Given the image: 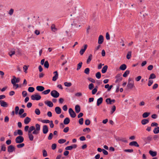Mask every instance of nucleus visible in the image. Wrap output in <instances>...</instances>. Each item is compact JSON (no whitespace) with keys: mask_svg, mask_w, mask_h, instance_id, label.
I'll list each match as a JSON object with an SVG mask.
<instances>
[{"mask_svg":"<svg viewBox=\"0 0 159 159\" xmlns=\"http://www.w3.org/2000/svg\"><path fill=\"white\" fill-rule=\"evenodd\" d=\"M44 103L46 105H47L48 106L50 107H52L53 106V103L50 101H46L44 102Z\"/></svg>","mask_w":159,"mask_h":159,"instance_id":"nucleus-14","label":"nucleus"},{"mask_svg":"<svg viewBox=\"0 0 159 159\" xmlns=\"http://www.w3.org/2000/svg\"><path fill=\"white\" fill-rule=\"evenodd\" d=\"M90 120L88 119H86L85 121V124L86 125H90Z\"/></svg>","mask_w":159,"mask_h":159,"instance_id":"nucleus-53","label":"nucleus"},{"mask_svg":"<svg viewBox=\"0 0 159 159\" xmlns=\"http://www.w3.org/2000/svg\"><path fill=\"white\" fill-rule=\"evenodd\" d=\"M97 91V89L96 88H94L92 91V93L93 94H95Z\"/></svg>","mask_w":159,"mask_h":159,"instance_id":"nucleus-63","label":"nucleus"},{"mask_svg":"<svg viewBox=\"0 0 159 159\" xmlns=\"http://www.w3.org/2000/svg\"><path fill=\"white\" fill-rule=\"evenodd\" d=\"M17 134L20 136L22 135L23 134V132L21 129H18L17 130Z\"/></svg>","mask_w":159,"mask_h":159,"instance_id":"nucleus-55","label":"nucleus"},{"mask_svg":"<svg viewBox=\"0 0 159 159\" xmlns=\"http://www.w3.org/2000/svg\"><path fill=\"white\" fill-rule=\"evenodd\" d=\"M0 104L2 107H7L8 106V104L6 102L2 100H0Z\"/></svg>","mask_w":159,"mask_h":159,"instance_id":"nucleus-11","label":"nucleus"},{"mask_svg":"<svg viewBox=\"0 0 159 159\" xmlns=\"http://www.w3.org/2000/svg\"><path fill=\"white\" fill-rule=\"evenodd\" d=\"M64 84L65 86L70 87L72 85V84L70 82H65L64 83Z\"/></svg>","mask_w":159,"mask_h":159,"instance_id":"nucleus-42","label":"nucleus"},{"mask_svg":"<svg viewBox=\"0 0 159 159\" xmlns=\"http://www.w3.org/2000/svg\"><path fill=\"white\" fill-rule=\"evenodd\" d=\"M149 153L152 157H155L157 155V152L155 151H153L151 150H150L149 151Z\"/></svg>","mask_w":159,"mask_h":159,"instance_id":"nucleus-25","label":"nucleus"},{"mask_svg":"<svg viewBox=\"0 0 159 159\" xmlns=\"http://www.w3.org/2000/svg\"><path fill=\"white\" fill-rule=\"evenodd\" d=\"M150 112H145L142 115V116L143 118L147 117L150 115Z\"/></svg>","mask_w":159,"mask_h":159,"instance_id":"nucleus-30","label":"nucleus"},{"mask_svg":"<svg viewBox=\"0 0 159 159\" xmlns=\"http://www.w3.org/2000/svg\"><path fill=\"white\" fill-rule=\"evenodd\" d=\"M48 131V126L46 125H43V132L44 134H46Z\"/></svg>","mask_w":159,"mask_h":159,"instance_id":"nucleus-9","label":"nucleus"},{"mask_svg":"<svg viewBox=\"0 0 159 159\" xmlns=\"http://www.w3.org/2000/svg\"><path fill=\"white\" fill-rule=\"evenodd\" d=\"M34 90V89L33 87H29L28 89V91L31 93L33 92Z\"/></svg>","mask_w":159,"mask_h":159,"instance_id":"nucleus-44","label":"nucleus"},{"mask_svg":"<svg viewBox=\"0 0 159 159\" xmlns=\"http://www.w3.org/2000/svg\"><path fill=\"white\" fill-rule=\"evenodd\" d=\"M70 122V120L68 117H66L65 119L63 121L64 124L65 125H67Z\"/></svg>","mask_w":159,"mask_h":159,"instance_id":"nucleus-24","label":"nucleus"},{"mask_svg":"<svg viewBox=\"0 0 159 159\" xmlns=\"http://www.w3.org/2000/svg\"><path fill=\"white\" fill-rule=\"evenodd\" d=\"M36 129L35 130L39 131L40 129V125L38 124H35Z\"/></svg>","mask_w":159,"mask_h":159,"instance_id":"nucleus-35","label":"nucleus"},{"mask_svg":"<svg viewBox=\"0 0 159 159\" xmlns=\"http://www.w3.org/2000/svg\"><path fill=\"white\" fill-rule=\"evenodd\" d=\"M116 107L115 106H113L111 109V114H112L116 110Z\"/></svg>","mask_w":159,"mask_h":159,"instance_id":"nucleus-51","label":"nucleus"},{"mask_svg":"<svg viewBox=\"0 0 159 159\" xmlns=\"http://www.w3.org/2000/svg\"><path fill=\"white\" fill-rule=\"evenodd\" d=\"M1 151H5L6 150V147L5 144H2L1 146Z\"/></svg>","mask_w":159,"mask_h":159,"instance_id":"nucleus-43","label":"nucleus"},{"mask_svg":"<svg viewBox=\"0 0 159 159\" xmlns=\"http://www.w3.org/2000/svg\"><path fill=\"white\" fill-rule=\"evenodd\" d=\"M156 78V75L154 73L151 74L149 78V79H154Z\"/></svg>","mask_w":159,"mask_h":159,"instance_id":"nucleus-37","label":"nucleus"},{"mask_svg":"<svg viewBox=\"0 0 159 159\" xmlns=\"http://www.w3.org/2000/svg\"><path fill=\"white\" fill-rule=\"evenodd\" d=\"M69 112L70 116L72 118H75L76 116V113L71 108H70L69 109Z\"/></svg>","mask_w":159,"mask_h":159,"instance_id":"nucleus-5","label":"nucleus"},{"mask_svg":"<svg viewBox=\"0 0 159 159\" xmlns=\"http://www.w3.org/2000/svg\"><path fill=\"white\" fill-rule=\"evenodd\" d=\"M121 76V74H119L116 75L115 77V78L116 79V80L115 81V83H119L122 80V77Z\"/></svg>","mask_w":159,"mask_h":159,"instance_id":"nucleus-4","label":"nucleus"},{"mask_svg":"<svg viewBox=\"0 0 159 159\" xmlns=\"http://www.w3.org/2000/svg\"><path fill=\"white\" fill-rule=\"evenodd\" d=\"M129 145L131 146H134L136 147H139V144L137 142L135 141H133L130 143Z\"/></svg>","mask_w":159,"mask_h":159,"instance_id":"nucleus-15","label":"nucleus"},{"mask_svg":"<svg viewBox=\"0 0 159 159\" xmlns=\"http://www.w3.org/2000/svg\"><path fill=\"white\" fill-rule=\"evenodd\" d=\"M90 70L88 68H87L84 70V72L86 74L88 75L89 73Z\"/></svg>","mask_w":159,"mask_h":159,"instance_id":"nucleus-45","label":"nucleus"},{"mask_svg":"<svg viewBox=\"0 0 159 159\" xmlns=\"http://www.w3.org/2000/svg\"><path fill=\"white\" fill-rule=\"evenodd\" d=\"M95 76L98 79H100L101 77V74L100 72H97L95 75Z\"/></svg>","mask_w":159,"mask_h":159,"instance_id":"nucleus-38","label":"nucleus"},{"mask_svg":"<svg viewBox=\"0 0 159 159\" xmlns=\"http://www.w3.org/2000/svg\"><path fill=\"white\" fill-rule=\"evenodd\" d=\"M131 51L128 52L126 56L127 58L128 59H129L131 58Z\"/></svg>","mask_w":159,"mask_h":159,"instance_id":"nucleus-40","label":"nucleus"},{"mask_svg":"<svg viewBox=\"0 0 159 159\" xmlns=\"http://www.w3.org/2000/svg\"><path fill=\"white\" fill-rule=\"evenodd\" d=\"M152 139V136L151 135L149 136L147 138H145L144 140L146 141H149L151 140Z\"/></svg>","mask_w":159,"mask_h":159,"instance_id":"nucleus-36","label":"nucleus"},{"mask_svg":"<svg viewBox=\"0 0 159 159\" xmlns=\"http://www.w3.org/2000/svg\"><path fill=\"white\" fill-rule=\"evenodd\" d=\"M50 91V90L49 89H47L45 90L42 92V93L46 95L48 94Z\"/></svg>","mask_w":159,"mask_h":159,"instance_id":"nucleus-46","label":"nucleus"},{"mask_svg":"<svg viewBox=\"0 0 159 159\" xmlns=\"http://www.w3.org/2000/svg\"><path fill=\"white\" fill-rule=\"evenodd\" d=\"M53 74L55 75L53 77L52 80L53 81H55L58 78V75L57 71H54L53 72Z\"/></svg>","mask_w":159,"mask_h":159,"instance_id":"nucleus-10","label":"nucleus"},{"mask_svg":"<svg viewBox=\"0 0 159 159\" xmlns=\"http://www.w3.org/2000/svg\"><path fill=\"white\" fill-rule=\"evenodd\" d=\"M55 111L56 113L57 114H60L61 113V110L60 107H57L55 108Z\"/></svg>","mask_w":159,"mask_h":159,"instance_id":"nucleus-17","label":"nucleus"},{"mask_svg":"<svg viewBox=\"0 0 159 159\" xmlns=\"http://www.w3.org/2000/svg\"><path fill=\"white\" fill-rule=\"evenodd\" d=\"M66 140L65 139H61L58 140V142L60 144L63 143L65 142Z\"/></svg>","mask_w":159,"mask_h":159,"instance_id":"nucleus-41","label":"nucleus"},{"mask_svg":"<svg viewBox=\"0 0 159 159\" xmlns=\"http://www.w3.org/2000/svg\"><path fill=\"white\" fill-rule=\"evenodd\" d=\"M75 109L76 112L77 113H79L80 111V107L78 105H77L75 107Z\"/></svg>","mask_w":159,"mask_h":159,"instance_id":"nucleus-21","label":"nucleus"},{"mask_svg":"<svg viewBox=\"0 0 159 159\" xmlns=\"http://www.w3.org/2000/svg\"><path fill=\"white\" fill-rule=\"evenodd\" d=\"M116 140L119 141H121L122 142H123L125 143H127V140L126 139H125V138H117L116 139Z\"/></svg>","mask_w":159,"mask_h":159,"instance_id":"nucleus-23","label":"nucleus"},{"mask_svg":"<svg viewBox=\"0 0 159 159\" xmlns=\"http://www.w3.org/2000/svg\"><path fill=\"white\" fill-rule=\"evenodd\" d=\"M30 120V118L28 117H27L25 118L24 120V123L25 124L27 125L28 124Z\"/></svg>","mask_w":159,"mask_h":159,"instance_id":"nucleus-22","label":"nucleus"},{"mask_svg":"<svg viewBox=\"0 0 159 159\" xmlns=\"http://www.w3.org/2000/svg\"><path fill=\"white\" fill-rule=\"evenodd\" d=\"M108 66L107 65L105 66L102 68V73H105L107 69Z\"/></svg>","mask_w":159,"mask_h":159,"instance_id":"nucleus-26","label":"nucleus"},{"mask_svg":"<svg viewBox=\"0 0 159 159\" xmlns=\"http://www.w3.org/2000/svg\"><path fill=\"white\" fill-rule=\"evenodd\" d=\"M153 132L155 134H157L159 133V127L157 126L153 130Z\"/></svg>","mask_w":159,"mask_h":159,"instance_id":"nucleus-28","label":"nucleus"},{"mask_svg":"<svg viewBox=\"0 0 159 159\" xmlns=\"http://www.w3.org/2000/svg\"><path fill=\"white\" fill-rule=\"evenodd\" d=\"M24 141V138L21 136H19L16 138L15 142L17 143H20L23 142Z\"/></svg>","mask_w":159,"mask_h":159,"instance_id":"nucleus-1","label":"nucleus"},{"mask_svg":"<svg viewBox=\"0 0 159 159\" xmlns=\"http://www.w3.org/2000/svg\"><path fill=\"white\" fill-rule=\"evenodd\" d=\"M24 110L23 109H20L19 112H18V114L20 115H21L23 113H24Z\"/></svg>","mask_w":159,"mask_h":159,"instance_id":"nucleus-61","label":"nucleus"},{"mask_svg":"<svg viewBox=\"0 0 159 159\" xmlns=\"http://www.w3.org/2000/svg\"><path fill=\"white\" fill-rule=\"evenodd\" d=\"M41 121L44 123H48L50 122V121L48 120H41Z\"/></svg>","mask_w":159,"mask_h":159,"instance_id":"nucleus-50","label":"nucleus"},{"mask_svg":"<svg viewBox=\"0 0 159 159\" xmlns=\"http://www.w3.org/2000/svg\"><path fill=\"white\" fill-rule=\"evenodd\" d=\"M43 157H46L48 156L47 152L45 150L43 151Z\"/></svg>","mask_w":159,"mask_h":159,"instance_id":"nucleus-47","label":"nucleus"},{"mask_svg":"<svg viewBox=\"0 0 159 159\" xmlns=\"http://www.w3.org/2000/svg\"><path fill=\"white\" fill-rule=\"evenodd\" d=\"M19 107L18 106H16L15 107V114L16 115H17L18 114V111L19 110Z\"/></svg>","mask_w":159,"mask_h":159,"instance_id":"nucleus-52","label":"nucleus"},{"mask_svg":"<svg viewBox=\"0 0 159 159\" xmlns=\"http://www.w3.org/2000/svg\"><path fill=\"white\" fill-rule=\"evenodd\" d=\"M25 146L24 143H20L17 145L16 146L18 148H20L23 147Z\"/></svg>","mask_w":159,"mask_h":159,"instance_id":"nucleus-49","label":"nucleus"},{"mask_svg":"<svg viewBox=\"0 0 159 159\" xmlns=\"http://www.w3.org/2000/svg\"><path fill=\"white\" fill-rule=\"evenodd\" d=\"M51 95L54 98H57L59 96V93L55 90H53L51 92Z\"/></svg>","mask_w":159,"mask_h":159,"instance_id":"nucleus-3","label":"nucleus"},{"mask_svg":"<svg viewBox=\"0 0 159 159\" xmlns=\"http://www.w3.org/2000/svg\"><path fill=\"white\" fill-rule=\"evenodd\" d=\"M149 122V120L146 119H144L141 120V122L142 125H145Z\"/></svg>","mask_w":159,"mask_h":159,"instance_id":"nucleus-19","label":"nucleus"},{"mask_svg":"<svg viewBox=\"0 0 159 159\" xmlns=\"http://www.w3.org/2000/svg\"><path fill=\"white\" fill-rule=\"evenodd\" d=\"M35 129V127L33 126L30 127L28 131V133H31L32 131Z\"/></svg>","mask_w":159,"mask_h":159,"instance_id":"nucleus-29","label":"nucleus"},{"mask_svg":"<svg viewBox=\"0 0 159 159\" xmlns=\"http://www.w3.org/2000/svg\"><path fill=\"white\" fill-rule=\"evenodd\" d=\"M104 40L103 37L102 35H100L98 39V43L99 44H102Z\"/></svg>","mask_w":159,"mask_h":159,"instance_id":"nucleus-13","label":"nucleus"},{"mask_svg":"<svg viewBox=\"0 0 159 159\" xmlns=\"http://www.w3.org/2000/svg\"><path fill=\"white\" fill-rule=\"evenodd\" d=\"M31 99L33 100H39L41 99V97L38 94L32 95L31 96Z\"/></svg>","mask_w":159,"mask_h":159,"instance_id":"nucleus-2","label":"nucleus"},{"mask_svg":"<svg viewBox=\"0 0 159 159\" xmlns=\"http://www.w3.org/2000/svg\"><path fill=\"white\" fill-rule=\"evenodd\" d=\"M134 87V83L128 82L127 85V87L128 89H131Z\"/></svg>","mask_w":159,"mask_h":159,"instance_id":"nucleus-16","label":"nucleus"},{"mask_svg":"<svg viewBox=\"0 0 159 159\" xmlns=\"http://www.w3.org/2000/svg\"><path fill=\"white\" fill-rule=\"evenodd\" d=\"M116 100L115 99L111 100L110 98H107L106 100V102L107 104H112L115 102Z\"/></svg>","mask_w":159,"mask_h":159,"instance_id":"nucleus-8","label":"nucleus"},{"mask_svg":"<svg viewBox=\"0 0 159 159\" xmlns=\"http://www.w3.org/2000/svg\"><path fill=\"white\" fill-rule=\"evenodd\" d=\"M28 136L30 141H32L33 140L34 136L32 133H28Z\"/></svg>","mask_w":159,"mask_h":159,"instance_id":"nucleus-31","label":"nucleus"},{"mask_svg":"<svg viewBox=\"0 0 159 159\" xmlns=\"http://www.w3.org/2000/svg\"><path fill=\"white\" fill-rule=\"evenodd\" d=\"M83 122L84 119L82 118H80L79 120V123L81 125H82L83 124Z\"/></svg>","mask_w":159,"mask_h":159,"instance_id":"nucleus-54","label":"nucleus"},{"mask_svg":"<svg viewBox=\"0 0 159 159\" xmlns=\"http://www.w3.org/2000/svg\"><path fill=\"white\" fill-rule=\"evenodd\" d=\"M92 57V54H90L89 55L87 61V64H89L90 61H91Z\"/></svg>","mask_w":159,"mask_h":159,"instance_id":"nucleus-33","label":"nucleus"},{"mask_svg":"<svg viewBox=\"0 0 159 159\" xmlns=\"http://www.w3.org/2000/svg\"><path fill=\"white\" fill-rule=\"evenodd\" d=\"M15 149L14 147L12 145H10L8 147V152H12Z\"/></svg>","mask_w":159,"mask_h":159,"instance_id":"nucleus-7","label":"nucleus"},{"mask_svg":"<svg viewBox=\"0 0 159 159\" xmlns=\"http://www.w3.org/2000/svg\"><path fill=\"white\" fill-rule=\"evenodd\" d=\"M53 137V134L52 133H50L48 137V139L49 140H51L52 139Z\"/></svg>","mask_w":159,"mask_h":159,"instance_id":"nucleus-59","label":"nucleus"},{"mask_svg":"<svg viewBox=\"0 0 159 159\" xmlns=\"http://www.w3.org/2000/svg\"><path fill=\"white\" fill-rule=\"evenodd\" d=\"M69 129V127H67L64 129L63 131L65 133H67Z\"/></svg>","mask_w":159,"mask_h":159,"instance_id":"nucleus-60","label":"nucleus"},{"mask_svg":"<svg viewBox=\"0 0 159 159\" xmlns=\"http://www.w3.org/2000/svg\"><path fill=\"white\" fill-rule=\"evenodd\" d=\"M103 101V98L102 97H100L98 98L97 101V106H99L100 105Z\"/></svg>","mask_w":159,"mask_h":159,"instance_id":"nucleus-20","label":"nucleus"},{"mask_svg":"<svg viewBox=\"0 0 159 159\" xmlns=\"http://www.w3.org/2000/svg\"><path fill=\"white\" fill-rule=\"evenodd\" d=\"M36 89L38 91L40 92L43 91L45 89L43 86H37Z\"/></svg>","mask_w":159,"mask_h":159,"instance_id":"nucleus-18","label":"nucleus"},{"mask_svg":"<svg viewBox=\"0 0 159 159\" xmlns=\"http://www.w3.org/2000/svg\"><path fill=\"white\" fill-rule=\"evenodd\" d=\"M35 113L36 114L39 115L40 114V110L39 109L36 108L35 109Z\"/></svg>","mask_w":159,"mask_h":159,"instance_id":"nucleus-48","label":"nucleus"},{"mask_svg":"<svg viewBox=\"0 0 159 159\" xmlns=\"http://www.w3.org/2000/svg\"><path fill=\"white\" fill-rule=\"evenodd\" d=\"M9 121V118L8 116H6L4 118V122L7 123Z\"/></svg>","mask_w":159,"mask_h":159,"instance_id":"nucleus-64","label":"nucleus"},{"mask_svg":"<svg viewBox=\"0 0 159 159\" xmlns=\"http://www.w3.org/2000/svg\"><path fill=\"white\" fill-rule=\"evenodd\" d=\"M94 88V85L91 83L89 85V88L90 90H92Z\"/></svg>","mask_w":159,"mask_h":159,"instance_id":"nucleus-57","label":"nucleus"},{"mask_svg":"<svg viewBox=\"0 0 159 159\" xmlns=\"http://www.w3.org/2000/svg\"><path fill=\"white\" fill-rule=\"evenodd\" d=\"M13 79L11 80V83L13 84V86H15V89H17L19 87V85L18 84L16 83L15 81V79H16V77L15 76H13Z\"/></svg>","mask_w":159,"mask_h":159,"instance_id":"nucleus-6","label":"nucleus"},{"mask_svg":"<svg viewBox=\"0 0 159 159\" xmlns=\"http://www.w3.org/2000/svg\"><path fill=\"white\" fill-rule=\"evenodd\" d=\"M15 53L14 51H11L9 53V54L10 57H11L13 55H14Z\"/></svg>","mask_w":159,"mask_h":159,"instance_id":"nucleus-58","label":"nucleus"},{"mask_svg":"<svg viewBox=\"0 0 159 159\" xmlns=\"http://www.w3.org/2000/svg\"><path fill=\"white\" fill-rule=\"evenodd\" d=\"M44 66L45 68H48L49 66V64L48 61H46L44 64Z\"/></svg>","mask_w":159,"mask_h":159,"instance_id":"nucleus-39","label":"nucleus"},{"mask_svg":"<svg viewBox=\"0 0 159 159\" xmlns=\"http://www.w3.org/2000/svg\"><path fill=\"white\" fill-rule=\"evenodd\" d=\"M51 29L52 31H55V30H57V29L55 28L54 24H52L51 26Z\"/></svg>","mask_w":159,"mask_h":159,"instance_id":"nucleus-56","label":"nucleus"},{"mask_svg":"<svg viewBox=\"0 0 159 159\" xmlns=\"http://www.w3.org/2000/svg\"><path fill=\"white\" fill-rule=\"evenodd\" d=\"M82 62L80 61L77 64V67L76 69L77 70H79L81 68L82 66Z\"/></svg>","mask_w":159,"mask_h":159,"instance_id":"nucleus-32","label":"nucleus"},{"mask_svg":"<svg viewBox=\"0 0 159 159\" xmlns=\"http://www.w3.org/2000/svg\"><path fill=\"white\" fill-rule=\"evenodd\" d=\"M87 44H85L84 46V48H82L81 49V50L80 51V53L81 55H82L84 54L85 51L86 50V49H87Z\"/></svg>","mask_w":159,"mask_h":159,"instance_id":"nucleus-12","label":"nucleus"},{"mask_svg":"<svg viewBox=\"0 0 159 159\" xmlns=\"http://www.w3.org/2000/svg\"><path fill=\"white\" fill-rule=\"evenodd\" d=\"M130 71L129 70H126L124 72L123 74V76L124 77H126L127 76V75L129 74Z\"/></svg>","mask_w":159,"mask_h":159,"instance_id":"nucleus-34","label":"nucleus"},{"mask_svg":"<svg viewBox=\"0 0 159 159\" xmlns=\"http://www.w3.org/2000/svg\"><path fill=\"white\" fill-rule=\"evenodd\" d=\"M39 133V131L35 130V129L34 130V131L32 132V134H38Z\"/></svg>","mask_w":159,"mask_h":159,"instance_id":"nucleus-62","label":"nucleus"},{"mask_svg":"<svg viewBox=\"0 0 159 159\" xmlns=\"http://www.w3.org/2000/svg\"><path fill=\"white\" fill-rule=\"evenodd\" d=\"M126 65L125 64H123L120 66V69L122 70H124L126 69Z\"/></svg>","mask_w":159,"mask_h":159,"instance_id":"nucleus-27","label":"nucleus"}]
</instances>
